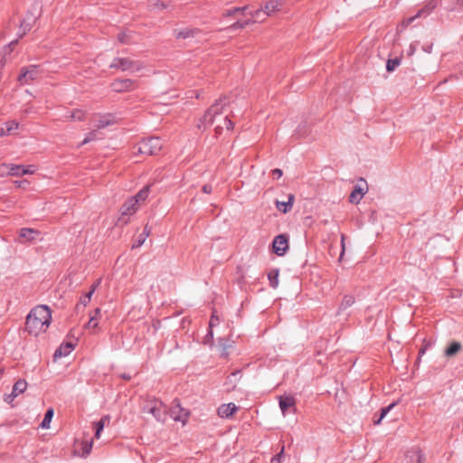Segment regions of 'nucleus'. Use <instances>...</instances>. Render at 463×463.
I'll list each match as a JSON object with an SVG mask.
<instances>
[{
	"label": "nucleus",
	"mask_w": 463,
	"mask_h": 463,
	"mask_svg": "<svg viewBox=\"0 0 463 463\" xmlns=\"http://www.w3.org/2000/svg\"><path fill=\"white\" fill-rule=\"evenodd\" d=\"M52 319L51 310L46 306H37L26 317V329L31 335H38L45 332Z\"/></svg>",
	"instance_id": "obj_1"
},
{
	"label": "nucleus",
	"mask_w": 463,
	"mask_h": 463,
	"mask_svg": "<svg viewBox=\"0 0 463 463\" xmlns=\"http://www.w3.org/2000/svg\"><path fill=\"white\" fill-rule=\"evenodd\" d=\"M226 98H221L205 112L203 118H200L197 128L199 129L205 128L215 122V118L222 112L223 108L226 106Z\"/></svg>",
	"instance_id": "obj_2"
},
{
	"label": "nucleus",
	"mask_w": 463,
	"mask_h": 463,
	"mask_svg": "<svg viewBox=\"0 0 463 463\" xmlns=\"http://www.w3.org/2000/svg\"><path fill=\"white\" fill-rule=\"evenodd\" d=\"M143 412L150 413L159 422H165L166 420L165 405L159 400L153 399L147 401L142 409Z\"/></svg>",
	"instance_id": "obj_3"
},
{
	"label": "nucleus",
	"mask_w": 463,
	"mask_h": 463,
	"mask_svg": "<svg viewBox=\"0 0 463 463\" xmlns=\"http://www.w3.org/2000/svg\"><path fill=\"white\" fill-rule=\"evenodd\" d=\"M163 144L159 137H153L142 140L137 146V152L147 156L156 155L162 149Z\"/></svg>",
	"instance_id": "obj_4"
},
{
	"label": "nucleus",
	"mask_w": 463,
	"mask_h": 463,
	"mask_svg": "<svg viewBox=\"0 0 463 463\" xmlns=\"http://www.w3.org/2000/svg\"><path fill=\"white\" fill-rule=\"evenodd\" d=\"M110 68L119 69L123 71L137 72L143 67L139 61H134L129 58H115L109 65Z\"/></svg>",
	"instance_id": "obj_5"
},
{
	"label": "nucleus",
	"mask_w": 463,
	"mask_h": 463,
	"mask_svg": "<svg viewBox=\"0 0 463 463\" xmlns=\"http://www.w3.org/2000/svg\"><path fill=\"white\" fill-rule=\"evenodd\" d=\"M138 209L137 200L131 197L128 199L120 209V215L118 219V225H126L129 222V216L133 215Z\"/></svg>",
	"instance_id": "obj_6"
},
{
	"label": "nucleus",
	"mask_w": 463,
	"mask_h": 463,
	"mask_svg": "<svg viewBox=\"0 0 463 463\" xmlns=\"http://www.w3.org/2000/svg\"><path fill=\"white\" fill-rule=\"evenodd\" d=\"M39 76L38 67L36 65H31L27 68H23L21 74L18 77V80L21 84H28Z\"/></svg>",
	"instance_id": "obj_7"
},
{
	"label": "nucleus",
	"mask_w": 463,
	"mask_h": 463,
	"mask_svg": "<svg viewBox=\"0 0 463 463\" xmlns=\"http://www.w3.org/2000/svg\"><path fill=\"white\" fill-rule=\"evenodd\" d=\"M273 251L278 256H283L288 249V240L284 234L278 235L272 242Z\"/></svg>",
	"instance_id": "obj_8"
},
{
	"label": "nucleus",
	"mask_w": 463,
	"mask_h": 463,
	"mask_svg": "<svg viewBox=\"0 0 463 463\" xmlns=\"http://www.w3.org/2000/svg\"><path fill=\"white\" fill-rule=\"evenodd\" d=\"M170 417L175 421H180L184 424L188 419V412L181 408L179 403H175L170 409Z\"/></svg>",
	"instance_id": "obj_9"
},
{
	"label": "nucleus",
	"mask_w": 463,
	"mask_h": 463,
	"mask_svg": "<svg viewBox=\"0 0 463 463\" xmlns=\"http://www.w3.org/2000/svg\"><path fill=\"white\" fill-rule=\"evenodd\" d=\"M111 88L117 92L131 90L135 88V81L130 79L117 80L112 82Z\"/></svg>",
	"instance_id": "obj_10"
},
{
	"label": "nucleus",
	"mask_w": 463,
	"mask_h": 463,
	"mask_svg": "<svg viewBox=\"0 0 463 463\" xmlns=\"http://www.w3.org/2000/svg\"><path fill=\"white\" fill-rule=\"evenodd\" d=\"M35 172V167L33 165H11L9 167V173L11 175L22 176L24 175H32Z\"/></svg>",
	"instance_id": "obj_11"
},
{
	"label": "nucleus",
	"mask_w": 463,
	"mask_h": 463,
	"mask_svg": "<svg viewBox=\"0 0 463 463\" xmlns=\"http://www.w3.org/2000/svg\"><path fill=\"white\" fill-rule=\"evenodd\" d=\"M406 463H423L424 455L418 448L410 449L405 455Z\"/></svg>",
	"instance_id": "obj_12"
},
{
	"label": "nucleus",
	"mask_w": 463,
	"mask_h": 463,
	"mask_svg": "<svg viewBox=\"0 0 463 463\" xmlns=\"http://www.w3.org/2000/svg\"><path fill=\"white\" fill-rule=\"evenodd\" d=\"M283 3L280 0H268L262 6L268 16L280 11Z\"/></svg>",
	"instance_id": "obj_13"
},
{
	"label": "nucleus",
	"mask_w": 463,
	"mask_h": 463,
	"mask_svg": "<svg viewBox=\"0 0 463 463\" xmlns=\"http://www.w3.org/2000/svg\"><path fill=\"white\" fill-rule=\"evenodd\" d=\"M295 403H296V401L291 396H285V397L279 398V408L282 411L283 416H286V414L289 409H292L293 411H296Z\"/></svg>",
	"instance_id": "obj_14"
},
{
	"label": "nucleus",
	"mask_w": 463,
	"mask_h": 463,
	"mask_svg": "<svg viewBox=\"0 0 463 463\" xmlns=\"http://www.w3.org/2000/svg\"><path fill=\"white\" fill-rule=\"evenodd\" d=\"M74 349V345L71 342L61 345L53 354L54 360L68 355Z\"/></svg>",
	"instance_id": "obj_15"
},
{
	"label": "nucleus",
	"mask_w": 463,
	"mask_h": 463,
	"mask_svg": "<svg viewBox=\"0 0 463 463\" xmlns=\"http://www.w3.org/2000/svg\"><path fill=\"white\" fill-rule=\"evenodd\" d=\"M237 411L234 403L222 404L218 408V415L222 418H228Z\"/></svg>",
	"instance_id": "obj_16"
},
{
	"label": "nucleus",
	"mask_w": 463,
	"mask_h": 463,
	"mask_svg": "<svg viewBox=\"0 0 463 463\" xmlns=\"http://www.w3.org/2000/svg\"><path fill=\"white\" fill-rule=\"evenodd\" d=\"M293 203H294V195L293 194L288 195V202H280V201L275 202L277 209L283 213H288L291 210Z\"/></svg>",
	"instance_id": "obj_17"
},
{
	"label": "nucleus",
	"mask_w": 463,
	"mask_h": 463,
	"mask_svg": "<svg viewBox=\"0 0 463 463\" xmlns=\"http://www.w3.org/2000/svg\"><path fill=\"white\" fill-rule=\"evenodd\" d=\"M37 17L33 14H27L26 17L21 22L20 28L23 30V34H25L27 31H30Z\"/></svg>",
	"instance_id": "obj_18"
},
{
	"label": "nucleus",
	"mask_w": 463,
	"mask_h": 463,
	"mask_svg": "<svg viewBox=\"0 0 463 463\" xmlns=\"http://www.w3.org/2000/svg\"><path fill=\"white\" fill-rule=\"evenodd\" d=\"M430 13L427 12V9L425 7H422L421 9H420L417 14L414 15V16H411L410 18H407L405 20H403L400 25L401 29H405L410 24H411L415 19L417 18H420V17H422V16H427L429 15Z\"/></svg>",
	"instance_id": "obj_19"
},
{
	"label": "nucleus",
	"mask_w": 463,
	"mask_h": 463,
	"mask_svg": "<svg viewBox=\"0 0 463 463\" xmlns=\"http://www.w3.org/2000/svg\"><path fill=\"white\" fill-rule=\"evenodd\" d=\"M150 233H151V228L146 224L144 227L143 232L139 234L138 238L133 243L132 248L141 247L144 244L146 238L150 235Z\"/></svg>",
	"instance_id": "obj_20"
},
{
	"label": "nucleus",
	"mask_w": 463,
	"mask_h": 463,
	"mask_svg": "<svg viewBox=\"0 0 463 463\" xmlns=\"http://www.w3.org/2000/svg\"><path fill=\"white\" fill-rule=\"evenodd\" d=\"M110 420L109 415H105L99 421L94 423L95 428V438L99 439L100 433L103 430L106 424H109Z\"/></svg>",
	"instance_id": "obj_21"
},
{
	"label": "nucleus",
	"mask_w": 463,
	"mask_h": 463,
	"mask_svg": "<svg viewBox=\"0 0 463 463\" xmlns=\"http://www.w3.org/2000/svg\"><path fill=\"white\" fill-rule=\"evenodd\" d=\"M354 303V298L350 295H345L341 304L339 305L338 310L336 312V315H340L342 312H344L348 307H352Z\"/></svg>",
	"instance_id": "obj_22"
},
{
	"label": "nucleus",
	"mask_w": 463,
	"mask_h": 463,
	"mask_svg": "<svg viewBox=\"0 0 463 463\" xmlns=\"http://www.w3.org/2000/svg\"><path fill=\"white\" fill-rule=\"evenodd\" d=\"M116 122V119L113 116L111 115H105V116H102L99 120L98 121V123L95 125V128H97V129H102L109 125H112Z\"/></svg>",
	"instance_id": "obj_23"
},
{
	"label": "nucleus",
	"mask_w": 463,
	"mask_h": 463,
	"mask_svg": "<svg viewBox=\"0 0 463 463\" xmlns=\"http://www.w3.org/2000/svg\"><path fill=\"white\" fill-rule=\"evenodd\" d=\"M39 232L33 229L24 228L20 230V237L28 241L35 240Z\"/></svg>",
	"instance_id": "obj_24"
},
{
	"label": "nucleus",
	"mask_w": 463,
	"mask_h": 463,
	"mask_svg": "<svg viewBox=\"0 0 463 463\" xmlns=\"http://www.w3.org/2000/svg\"><path fill=\"white\" fill-rule=\"evenodd\" d=\"M27 388V383L24 380H18L13 386L12 395L17 397L23 393Z\"/></svg>",
	"instance_id": "obj_25"
},
{
	"label": "nucleus",
	"mask_w": 463,
	"mask_h": 463,
	"mask_svg": "<svg viewBox=\"0 0 463 463\" xmlns=\"http://www.w3.org/2000/svg\"><path fill=\"white\" fill-rule=\"evenodd\" d=\"M364 194L365 193L363 188L356 186L349 196L350 203H358L362 200Z\"/></svg>",
	"instance_id": "obj_26"
},
{
	"label": "nucleus",
	"mask_w": 463,
	"mask_h": 463,
	"mask_svg": "<svg viewBox=\"0 0 463 463\" xmlns=\"http://www.w3.org/2000/svg\"><path fill=\"white\" fill-rule=\"evenodd\" d=\"M249 14L253 18L251 23L263 22L266 20V17L268 16L265 10L262 7L256 11H251Z\"/></svg>",
	"instance_id": "obj_27"
},
{
	"label": "nucleus",
	"mask_w": 463,
	"mask_h": 463,
	"mask_svg": "<svg viewBox=\"0 0 463 463\" xmlns=\"http://www.w3.org/2000/svg\"><path fill=\"white\" fill-rule=\"evenodd\" d=\"M150 185H146L143 189H141L135 196L131 197L134 200H137V203L139 204L141 202H144L149 194Z\"/></svg>",
	"instance_id": "obj_28"
},
{
	"label": "nucleus",
	"mask_w": 463,
	"mask_h": 463,
	"mask_svg": "<svg viewBox=\"0 0 463 463\" xmlns=\"http://www.w3.org/2000/svg\"><path fill=\"white\" fill-rule=\"evenodd\" d=\"M461 345L458 342H452L449 346L445 350V355L451 357L457 354L461 350Z\"/></svg>",
	"instance_id": "obj_29"
},
{
	"label": "nucleus",
	"mask_w": 463,
	"mask_h": 463,
	"mask_svg": "<svg viewBox=\"0 0 463 463\" xmlns=\"http://www.w3.org/2000/svg\"><path fill=\"white\" fill-rule=\"evenodd\" d=\"M53 414H54L53 409L50 408V409L47 410V411H46V413L44 415V418H43L42 423L40 424L41 428H43V429H49L50 428V423L52 421Z\"/></svg>",
	"instance_id": "obj_30"
},
{
	"label": "nucleus",
	"mask_w": 463,
	"mask_h": 463,
	"mask_svg": "<svg viewBox=\"0 0 463 463\" xmlns=\"http://www.w3.org/2000/svg\"><path fill=\"white\" fill-rule=\"evenodd\" d=\"M197 33L198 31L194 29H184L176 33V37L186 39L189 37H194Z\"/></svg>",
	"instance_id": "obj_31"
},
{
	"label": "nucleus",
	"mask_w": 463,
	"mask_h": 463,
	"mask_svg": "<svg viewBox=\"0 0 463 463\" xmlns=\"http://www.w3.org/2000/svg\"><path fill=\"white\" fill-rule=\"evenodd\" d=\"M269 285L273 288H277L279 286V270L275 269L269 273L268 275Z\"/></svg>",
	"instance_id": "obj_32"
},
{
	"label": "nucleus",
	"mask_w": 463,
	"mask_h": 463,
	"mask_svg": "<svg viewBox=\"0 0 463 463\" xmlns=\"http://www.w3.org/2000/svg\"><path fill=\"white\" fill-rule=\"evenodd\" d=\"M66 118L71 120L81 121L85 118V113L80 109H75L71 112L70 116H66Z\"/></svg>",
	"instance_id": "obj_33"
},
{
	"label": "nucleus",
	"mask_w": 463,
	"mask_h": 463,
	"mask_svg": "<svg viewBox=\"0 0 463 463\" xmlns=\"http://www.w3.org/2000/svg\"><path fill=\"white\" fill-rule=\"evenodd\" d=\"M219 346L221 349V354L222 356L228 355V350L232 347V345L229 343L228 340L220 339L219 340Z\"/></svg>",
	"instance_id": "obj_34"
},
{
	"label": "nucleus",
	"mask_w": 463,
	"mask_h": 463,
	"mask_svg": "<svg viewBox=\"0 0 463 463\" xmlns=\"http://www.w3.org/2000/svg\"><path fill=\"white\" fill-rule=\"evenodd\" d=\"M396 405V402H392V404H390L389 406L382 409V411H381V414H380V417L377 418V420H374V424L375 425H379L383 419L387 415V413Z\"/></svg>",
	"instance_id": "obj_35"
},
{
	"label": "nucleus",
	"mask_w": 463,
	"mask_h": 463,
	"mask_svg": "<svg viewBox=\"0 0 463 463\" xmlns=\"http://www.w3.org/2000/svg\"><path fill=\"white\" fill-rule=\"evenodd\" d=\"M401 64V60L396 59H390L387 61L386 63V70L388 71H393L399 65Z\"/></svg>",
	"instance_id": "obj_36"
},
{
	"label": "nucleus",
	"mask_w": 463,
	"mask_h": 463,
	"mask_svg": "<svg viewBox=\"0 0 463 463\" xmlns=\"http://www.w3.org/2000/svg\"><path fill=\"white\" fill-rule=\"evenodd\" d=\"M223 126H221V125H217L216 126V131L217 132H220L223 128H226L227 130H231L233 128V124L232 122V120L228 118V117H225L223 118Z\"/></svg>",
	"instance_id": "obj_37"
},
{
	"label": "nucleus",
	"mask_w": 463,
	"mask_h": 463,
	"mask_svg": "<svg viewBox=\"0 0 463 463\" xmlns=\"http://www.w3.org/2000/svg\"><path fill=\"white\" fill-rule=\"evenodd\" d=\"M98 130L99 129H97V128H94V129H92L90 133L87 134L86 137L84 138V140L81 142L80 145H85V144L96 139Z\"/></svg>",
	"instance_id": "obj_38"
},
{
	"label": "nucleus",
	"mask_w": 463,
	"mask_h": 463,
	"mask_svg": "<svg viewBox=\"0 0 463 463\" xmlns=\"http://www.w3.org/2000/svg\"><path fill=\"white\" fill-rule=\"evenodd\" d=\"M150 8L152 10L165 9L166 8V5L160 0H152L150 2Z\"/></svg>",
	"instance_id": "obj_39"
},
{
	"label": "nucleus",
	"mask_w": 463,
	"mask_h": 463,
	"mask_svg": "<svg viewBox=\"0 0 463 463\" xmlns=\"http://www.w3.org/2000/svg\"><path fill=\"white\" fill-rule=\"evenodd\" d=\"M93 293L91 291H89L88 293H86L85 295H83L81 298H80V304L83 305L84 307H86L90 299H91V297H92Z\"/></svg>",
	"instance_id": "obj_40"
},
{
	"label": "nucleus",
	"mask_w": 463,
	"mask_h": 463,
	"mask_svg": "<svg viewBox=\"0 0 463 463\" xmlns=\"http://www.w3.org/2000/svg\"><path fill=\"white\" fill-rule=\"evenodd\" d=\"M250 24H251V20H247L244 22H236L235 24H233L232 25L230 26V29L235 30L238 28H244L245 26H247Z\"/></svg>",
	"instance_id": "obj_41"
},
{
	"label": "nucleus",
	"mask_w": 463,
	"mask_h": 463,
	"mask_svg": "<svg viewBox=\"0 0 463 463\" xmlns=\"http://www.w3.org/2000/svg\"><path fill=\"white\" fill-rule=\"evenodd\" d=\"M7 133L11 134L14 130L17 129L19 124L16 121H9L5 123Z\"/></svg>",
	"instance_id": "obj_42"
},
{
	"label": "nucleus",
	"mask_w": 463,
	"mask_h": 463,
	"mask_svg": "<svg viewBox=\"0 0 463 463\" xmlns=\"http://www.w3.org/2000/svg\"><path fill=\"white\" fill-rule=\"evenodd\" d=\"M92 449V441L90 442H85L82 446V456L87 457Z\"/></svg>",
	"instance_id": "obj_43"
},
{
	"label": "nucleus",
	"mask_w": 463,
	"mask_h": 463,
	"mask_svg": "<svg viewBox=\"0 0 463 463\" xmlns=\"http://www.w3.org/2000/svg\"><path fill=\"white\" fill-rule=\"evenodd\" d=\"M88 329H96L99 327V320H95L93 317H90L89 322L86 325Z\"/></svg>",
	"instance_id": "obj_44"
},
{
	"label": "nucleus",
	"mask_w": 463,
	"mask_h": 463,
	"mask_svg": "<svg viewBox=\"0 0 463 463\" xmlns=\"http://www.w3.org/2000/svg\"><path fill=\"white\" fill-rule=\"evenodd\" d=\"M283 454H284V447H282L280 451L271 458L270 463H281Z\"/></svg>",
	"instance_id": "obj_45"
},
{
	"label": "nucleus",
	"mask_w": 463,
	"mask_h": 463,
	"mask_svg": "<svg viewBox=\"0 0 463 463\" xmlns=\"http://www.w3.org/2000/svg\"><path fill=\"white\" fill-rule=\"evenodd\" d=\"M219 324V318L218 317L213 313L210 322H209V327L212 329L213 326H217Z\"/></svg>",
	"instance_id": "obj_46"
},
{
	"label": "nucleus",
	"mask_w": 463,
	"mask_h": 463,
	"mask_svg": "<svg viewBox=\"0 0 463 463\" xmlns=\"http://www.w3.org/2000/svg\"><path fill=\"white\" fill-rule=\"evenodd\" d=\"M90 317H93L95 320H99L101 317V309L97 307L90 315Z\"/></svg>",
	"instance_id": "obj_47"
},
{
	"label": "nucleus",
	"mask_w": 463,
	"mask_h": 463,
	"mask_svg": "<svg viewBox=\"0 0 463 463\" xmlns=\"http://www.w3.org/2000/svg\"><path fill=\"white\" fill-rule=\"evenodd\" d=\"M246 9H247V6H244L242 8H240V7L234 8V9L227 11L226 15L231 16V15L235 14L236 13L243 12Z\"/></svg>",
	"instance_id": "obj_48"
},
{
	"label": "nucleus",
	"mask_w": 463,
	"mask_h": 463,
	"mask_svg": "<svg viewBox=\"0 0 463 463\" xmlns=\"http://www.w3.org/2000/svg\"><path fill=\"white\" fill-rule=\"evenodd\" d=\"M437 4L435 1H430L425 5V8L427 9V12L431 13L434 8L436 7Z\"/></svg>",
	"instance_id": "obj_49"
},
{
	"label": "nucleus",
	"mask_w": 463,
	"mask_h": 463,
	"mask_svg": "<svg viewBox=\"0 0 463 463\" xmlns=\"http://www.w3.org/2000/svg\"><path fill=\"white\" fill-rule=\"evenodd\" d=\"M417 49V43H411L409 50H408V55L412 56Z\"/></svg>",
	"instance_id": "obj_50"
},
{
	"label": "nucleus",
	"mask_w": 463,
	"mask_h": 463,
	"mask_svg": "<svg viewBox=\"0 0 463 463\" xmlns=\"http://www.w3.org/2000/svg\"><path fill=\"white\" fill-rule=\"evenodd\" d=\"M213 331H212V329H210L209 333L205 336L204 343L205 344H211V342L213 340Z\"/></svg>",
	"instance_id": "obj_51"
},
{
	"label": "nucleus",
	"mask_w": 463,
	"mask_h": 463,
	"mask_svg": "<svg viewBox=\"0 0 463 463\" xmlns=\"http://www.w3.org/2000/svg\"><path fill=\"white\" fill-rule=\"evenodd\" d=\"M101 279H99L95 281V283L91 286L90 290L92 293L95 292L96 288L100 285Z\"/></svg>",
	"instance_id": "obj_52"
},
{
	"label": "nucleus",
	"mask_w": 463,
	"mask_h": 463,
	"mask_svg": "<svg viewBox=\"0 0 463 463\" xmlns=\"http://www.w3.org/2000/svg\"><path fill=\"white\" fill-rule=\"evenodd\" d=\"M213 191L212 186L210 184H204L203 186V192L205 194H211Z\"/></svg>",
	"instance_id": "obj_53"
},
{
	"label": "nucleus",
	"mask_w": 463,
	"mask_h": 463,
	"mask_svg": "<svg viewBox=\"0 0 463 463\" xmlns=\"http://www.w3.org/2000/svg\"><path fill=\"white\" fill-rule=\"evenodd\" d=\"M272 175L277 177V178H279L281 175H282V171L279 168H276L272 171Z\"/></svg>",
	"instance_id": "obj_54"
},
{
	"label": "nucleus",
	"mask_w": 463,
	"mask_h": 463,
	"mask_svg": "<svg viewBox=\"0 0 463 463\" xmlns=\"http://www.w3.org/2000/svg\"><path fill=\"white\" fill-rule=\"evenodd\" d=\"M15 397H13L12 393L5 397V402L11 403Z\"/></svg>",
	"instance_id": "obj_55"
},
{
	"label": "nucleus",
	"mask_w": 463,
	"mask_h": 463,
	"mask_svg": "<svg viewBox=\"0 0 463 463\" xmlns=\"http://www.w3.org/2000/svg\"><path fill=\"white\" fill-rule=\"evenodd\" d=\"M239 379V373H233L231 376H230V381L232 382L233 380L234 381H237Z\"/></svg>",
	"instance_id": "obj_56"
},
{
	"label": "nucleus",
	"mask_w": 463,
	"mask_h": 463,
	"mask_svg": "<svg viewBox=\"0 0 463 463\" xmlns=\"http://www.w3.org/2000/svg\"><path fill=\"white\" fill-rule=\"evenodd\" d=\"M5 135H9V133H7L6 127L5 128H0V136H5Z\"/></svg>",
	"instance_id": "obj_57"
},
{
	"label": "nucleus",
	"mask_w": 463,
	"mask_h": 463,
	"mask_svg": "<svg viewBox=\"0 0 463 463\" xmlns=\"http://www.w3.org/2000/svg\"><path fill=\"white\" fill-rule=\"evenodd\" d=\"M344 241H345V236H344V235H342V239H341L342 253H341V256H340V257H342V256H343L344 251H345V242H344Z\"/></svg>",
	"instance_id": "obj_58"
},
{
	"label": "nucleus",
	"mask_w": 463,
	"mask_h": 463,
	"mask_svg": "<svg viewBox=\"0 0 463 463\" xmlns=\"http://www.w3.org/2000/svg\"><path fill=\"white\" fill-rule=\"evenodd\" d=\"M118 40H119L121 43H126V40H125V34H124V33L119 34V35H118Z\"/></svg>",
	"instance_id": "obj_59"
},
{
	"label": "nucleus",
	"mask_w": 463,
	"mask_h": 463,
	"mask_svg": "<svg viewBox=\"0 0 463 463\" xmlns=\"http://www.w3.org/2000/svg\"><path fill=\"white\" fill-rule=\"evenodd\" d=\"M428 345H425L424 347H422L420 350V354H423L425 352H426V349H427Z\"/></svg>",
	"instance_id": "obj_60"
},
{
	"label": "nucleus",
	"mask_w": 463,
	"mask_h": 463,
	"mask_svg": "<svg viewBox=\"0 0 463 463\" xmlns=\"http://www.w3.org/2000/svg\"><path fill=\"white\" fill-rule=\"evenodd\" d=\"M18 43L17 40L12 41L9 44L10 47H14Z\"/></svg>",
	"instance_id": "obj_61"
},
{
	"label": "nucleus",
	"mask_w": 463,
	"mask_h": 463,
	"mask_svg": "<svg viewBox=\"0 0 463 463\" xmlns=\"http://www.w3.org/2000/svg\"><path fill=\"white\" fill-rule=\"evenodd\" d=\"M458 5H461V7H462V9H463V0H458Z\"/></svg>",
	"instance_id": "obj_62"
}]
</instances>
